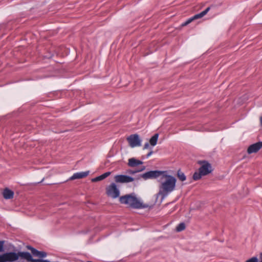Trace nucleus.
Segmentation results:
<instances>
[{"instance_id": "nucleus-9", "label": "nucleus", "mask_w": 262, "mask_h": 262, "mask_svg": "<svg viewBox=\"0 0 262 262\" xmlns=\"http://www.w3.org/2000/svg\"><path fill=\"white\" fill-rule=\"evenodd\" d=\"M261 148H262V142H258L250 145L248 148L247 152L249 154L256 153Z\"/></svg>"}, {"instance_id": "nucleus-5", "label": "nucleus", "mask_w": 262, "mask_h": 262, "mask_svg": "<svg viewBox=\"0 0 262 262\" xmlns=\"http://www.w3.org/2000/svg\"><path fill=\"white\" fill-rule=\"evenodd\" d=\"M126 140L132 148L140 146L141 145L142 140L138 134L131 135L127 138Z\"/></svg>"}, {"instance_id": "nucleus-27", "label": "nucleus", "mask_w": 262, "mask_h": 262, "mask_svg": "<svg viewBox=\"0 0 262 262\" xmlns=\"http://www.w3.org/2000/svg\"><path fill=\"white\" fill-rule=\"evenodd\" d=\"M149 143H146L144 145V147H143V149H147L148 147H149Z\"/></svg>"}, {"instance_id": "nucleus-19", "label": "nucleus", "mask_w": 262, "mask_h": 262, "mask_svg": "<svg viewBox=\"0 0 262 262\" xmlns=\"http://www.w3.org/2000/svg\"><path fill=\"white\" fill-rule=\"evenodd\" d=\"M28 249L31 250L32 254L34 256L37 257L39 251L34 248L33 247L28 246H27Z\"/></svg>"}, {"instance_id": "nucleus-25", "label": "nucleus", "mask_w": 262, "mask_h": 262, "mask_svg": "<svg viewBox=\"0 0 262 262\" xmlns=\"http://www.w3.org/2000/svg\"><path fill=\"white\" fill-rule=\"evenodd\" d=\"M30 261L31 262H48L49 261L47 260H43V259H33L32 257V259Z\"/></svg>"}, {"instance_id": "nucleus-22", "label": "nucleus", "mask_w": 262, "mask_h": 262, "mask_svg": "<svg viewBox=\"0 0 262 262\" xmlns=\"http://www.w3.org/2000/svg\"><path fill=\"white\" fill-rule=\"evenodd\" d=\"M202 176L203 175L200 172V171H199V172H195L193 175V179L194 180H198L200 179H201Z\"/></svg>"}, {"instance_id": "nucleus-18", "label": "nucleus", "mask_w": 262, "mask_h": 262, "mask_svg": "<svg viewBox=\"0 0 262 262\" xmlns=\"http://www.w3.org/2000/svg\"><path fill=\"white\" fill-rule=\"evenodd\" d=\"M246 262H262V252L259 254V259L256 257H252L246 260Z\"/></svg>"}, {"instance_id": "nucleus-11", "label": "nucleus", "mask_w": 262, "mask_h": 262, "mask_svg": "<svg viewBox=\"0 0 262 262\" xmlns=\"http://www.w3.org/2000/svg\"><path fill=\"white\" fill-rule=\"evenodd\" d=\"M142 164V161L137 160L135 158H132L128 159V165L129 167H135Z\"/></svg>"}, {"instance_id": "nucleus-17", "label": "nucleus", "mask_w": 262, "mask_h": 262, "mask_svg": "<svg viewBox=\"0 0 262 262\" xmlns=\"http://www.w3.org/2000/svg\"><path fill=\"white\" fill-rule=\"evenodd\" d=\"M177 177L179 180L181 181H184L186 179V177L184 172H183L181 170H179L177 171Z\"/></svg>"}, {"instance_id": "nucleus-21", "label": "nucleus", "mask_w": 262, "mask_h": 262, "mask_svg": "<svg viewBox=\"0 0 262 262\" xmlns=\"http://www.w3.org/2000/svg\"><path fill=\"white\" fill-rule=\"evenodd\" d=\"M145 169V166H143L141 169L137 170H127V173L131 174H134L137 172L142 171Z\"/></svg>"}, {"instance_id": "nucleus-16", "label": "nucleus", "mask_w": 262, "mask_h": 262, "mask_svg": "<svg viewBox=\"0 0 262 262\" xmlns=\"http://www.w3.org/2000/svg\"><path fill=\"white\" fill-rule=\"evenodd\" d=\"M158 137H159V134H155L149 140V143H150V144L152 146H155L157 143V141H158Z\"/></svg>"}, {"instance_id": "nucleus-15", "label": "nucleus", "mask_w": 262, "mask_h": 262, "mask_svg": "<svg viewBox=\"0 0 262 262\" xmlns=\"http://www.w3.org/2000/svg\"><path fill=\"white\" fill-rule=\"evenodd\" d=\"M110 174H111V172L108 171V172L103 173L102 174H101L98 177H97L93 179L92 180V182H94L101 181V180L104 179L106 177H108Z\"/></svg>"}, {"instance_id": "nucleus-1", "label": "nucleus", "mask_w": 262, "mask_h": 262, "mask_svg": "<svg viewBox=\"0 0 262 262\" xmlns=\"http://www.w3.org/2000/svg\"><path fill=\"white\" fill-rule=\"evenodd\" d=\"M159 182L160 184L158 195L164 199L175 189L177 180L175 177L168 174L167 172L164 171Z\"/></svg>"}, {"instance_id": "nucleus-26", "label": "nucleus", "mask_w": 262, "mask_h": 262, "mask_svg": "<svg viewBox=\"0 0 262 262\" xmlns=\"http://www.w3.org/2000/svg\"><path fill=\"white\" fill-rule=\"evenodd\" d=\"M4 243L3 241H0V252L3 250Z\"/></svg>"}, {"instance_id": "nucleus-14", "label": "nucleus", "mask_w": 262, "mask_h": 262, "mask_svg": "<svg viewBox=\"0 0 262 262\" xmlns=\"http://www.w3.org/2000/svg\"><path fill=\"white\" fill-rule=\"evenodd\" d=\"M210 7H207L205 10L203 11L200 13L196 14L192 17V19L194 20L202 18L204 16H205L209 11Z\"/></svg>"}, {"instance_id": "nucleus-28", "label": "nucleus", "mask_w": 262, "mask_h": 262, "mask_svg": "<svg viewBox=\"0 0 262 262\" xmlns=\"http://www.w3.org/2000/svg\"><path fill=\"white\" fill-rule=\"evenodd\" d=\"M153 153V151L151 150L149 152H148L146 156L147 158H148L149 156H150Z\"/></svg>"}, {"instance_id": "nucleus-8", "label": "nucleus", "mask_w": 262, "mask_h": 262, "mask_svg": "<svg viewBox=\"0 0 262 262\" xmlns=\"http://www.w3.org/2000/svg\"><path fill=\"white\" fill-rule=\"evenodd\" d=\"M114 180L116 183H127L134 181V179L127 175L118 174L114 177Z\"/></svg>"}, {"instance_id": "nucleus-3", "label": "nucleus", "mask_w": 262, "mask_h": 262, "mask_svg": "<svg viewBox=\"0 0 262 262\" xmlns=\"http://www.w3.org/2000/svg\"><path fill=\"white\" fill-rule=\"evenodd\" d=\"M18 259V252H10L0 255V262H13Z\"/></svg>"}, {"instance_id": "nucleus-6", "label": "nucleus", "mask_w": 262, "mask_h": 262, "mask_svg": "<svg viewBox=\"0 0 262 262\" xmlns=\"http://www.w3.org/2000/svg\"><path fill=\"white\" fill-rule=\"evenodd\" d=\"M164 171L151 170L141 174V177L144 180L156 179L158 177H161Z\"/></svg>"}, {"instance_id": "nucleus-2", "label": "nucleus", "mask_w": 262, "mask_h": 262, "mask_svg": "<svg viewBox=\"0 0 262 262\" xmlns=\"http://www.w3.org/2000/svg\"><path fill=\"white\" fill-rule=\"evenodd\" d=\"M121 204L126 205L128 207L134 209H142L148 207V205L144 204L140 201L134 194H126L119 198Z\"/></svg>"}, {"instance_id": "nucleus-4", "label": "nucleus", "mask_w": 262, "mask_h": 262, "mask_svg": "<svg viewBox=\"0 0 262 262\" xmlns=\"http://www.w3.org/2000/svg\"><path fill=\"white\" fill-rule=\"evenodd\" d=\"M106 193L107 195L113 199H116L119 197L120 195V191L117 187L115 183H111L106 188Z\"/></svg>"}, {"instance_id": "nucleus-20", "label": "nucleus", "mask_w": 262, "mask_h": 262, "mask_svg": "<svg viewBox=\"0 0 262 262\" xmlns=\"http://www.w3.org/2000/svg\"><path fill=\"white\" fill-rule=\"evenodd\" d=\"M185 229V225L184 223L179 224L176 228V230L178 232H181Z\"/></svg>"}, {"instance_id": "nucleus-10", "label": "nucleus", "mask_w": 262, "mask_h": 262, "mask_svg": "<svg viewBox=\"0 0 262 262\" xmlns=\"http://www.w3.org/2000/svg\"><path fill=\"white\" fill-rule=\"evenodd\" d=\"M89 174V171H82L75 173L70 178V180H73L75 179H81L85 178Z\"/></svg>"}, {"instance_id": "nucleus-13", "label": "nucleus", "mask_w": 262, "mask_h": 262, "mask_svg": "<svg viewBox=\"0 0 262 262\" xmlns=\"http://www.w3.org/2000/svg\"><path fill=\"white\" fill-rule=\"evenodd\" d=\"M3 195L5 199H11L13 197L14 192L8 188H5L3 191Z\"/></svg>"}, {"instance_id": "nucleus-23", "label": "nucleus", "mask_w": 262, "mask_h": 262, "mask_svg": "<svg viewBox=\"0 0 262 262\" xmlns=\"http://www.w3.org/2000/svg\"><path fill=\"white\" fill-rule=\"evenodd\" d=\"M47 256V253L43 251H39L38 252L37 257L40 258H43Z\"/></svg>"}, {"instance_id": "nucleus-7", "label": "nucleus", "mask_w": 262, "mask_h": 262, "mask_svg": "<svg viewBox=\"0 0 262 262\" xmlns=\"http://www.w3.org/2000/svg\"><path fill=\"white\" fill-rule=\"evenodd\" d=\"M199 163L202 165L199 170L203 176H206L212 171L211 164L208 162L200 161L199 162Z\"/></svg>"}, {"instance_id": "nucleus-24", "label": "nucleus", "mask_w": 262, "mask_h": 262, "mask_svg": "<svg viewBox=\"0 0 262 262\" xmlns=\"http://www.w3.org/2000/svg\"><path fill=\"white\" fill-rule=\"evenodd\" d=\"M192 21H193V19H192V17L188 19L185 22L183 23L182 24V26H186L190 23H191Z\"/></svg>"}, {"instance_id": "nucleus-12", "label": "nucleus", "mask_w": 262, "mask_h": 262, "mask_svg": "<svg viewBox=\"0 0 262 262\" xmlns=\"http://www.w3.org/2000/svg\"><path fill=\"white\" fill-rule=\"evenodd\" d=\"M32 255L28 252H18V258L20 257L21 259H26L28 261H30L32 259Z\"/></svg>"}, {"instance_id": "nucleus-29", "label": "nucleus", "mask_w": 262, "mask_h": 262, "mask_svg": "<svg viewBox=\"0 0 262 262\" xmlns=\"http://www.w3.org/2000/svg\"><path fill=\"white\" fill-rule=\"evenodd\" d=\"M260 124L262 126V116L260 118Z\"/></svg>"}]
</instances>
